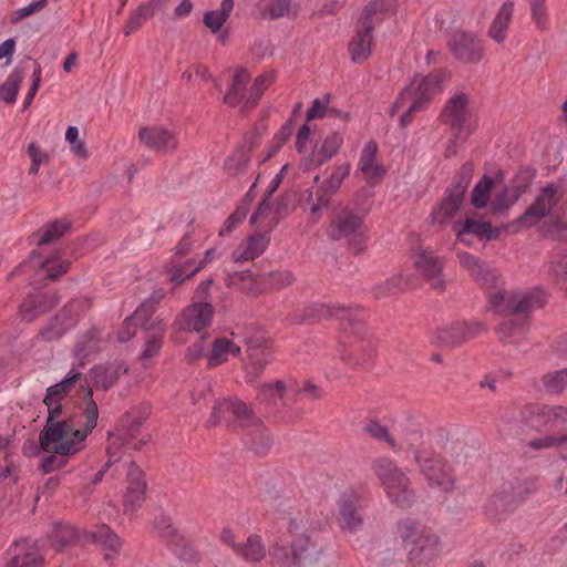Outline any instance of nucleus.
Segmentation results:
<instances>
[{
  "label": "nucleus",
  "mask_w": 567,
  "mask_h": 567,
  "mask_svg": "<svg viewBox=\"0 0 567 567\" xmlns=\"http://www.w3.org/2000/svg\"><path fill=\"white\" fill-rule=\"evenodd\" d=\"M82 373L72 369L59 383L48 388L44 404L48 408V421L40 437V445L44 452H53L63 456H71L85 447V439L79 429L65 421H55L62 414L63 401L70 391L80 381Z\"/></svg>",
  "instance_id": "1"
},
{
  "label": "nucleus",
  "mask_w": 567,
  "mask_h": 567,
  "mask_svg": "<svg viewBox=\"0 0 567 567\" xmlns=\"http://www.w3.org/2000/svg\"><path fill=\"white\" fill-rule=\"evenodd\" d=\"M513 225L517 230L535 228L542 235L564 240L567 238V184L558 179L539 188L533 203Z\"/></svg>",
  "instance_id": "2"
},
{
  "label": "nucleus",
  "mask_w": 567,
  "mask_h": 567,
  "mask_svg": "<svg viewBox=\"0 0 567 567\" xmlns=\"http://www.w3.org/2000/svg\"><path fill=\"white\" fill-rule=\"evenodd\" d=\"M317 526L309 513H299L291 517L288 533L292 537L291 555L279 546L270 550L272 560L282 559L296 567H308L316 564L321 556V547L316 537Z\"/></svg>",
  "instance_id": "3"
},
{
  "label": "nucleus",
  "mask_w": 567,
  "mask_h": 567,
  "mask_svg": "<svg viewBox=\"0 0 567 567\" xmlns=\"http://www.w3.org/2000/svg\"><path fill=\"white\" fill-rule=\"evenodd\" d=\"M207 423L209 426L224 423L233 429H249V445L256 453H265L271 444L267 429L261 424L252 410L239 400L224 399L218 401Z\"/></svg>",
  "instance_id": "4"
},
{
  "label": "nucleus",
  "mask_w": 567,
  "mask_h": 567,
  "mask_svg": "<svg viewBox=\"0 0 567 567\" xmlns=\"http://www.w3.org/2000/svg\"><path fill=\"white\" fill-rule=\"evenodd\" d=\"M396 533L413 567H431L440 557V537L424 524L404 518L398 523Z\"/></svg>",
  "instance_id": "5"
},
{
  "label": "nucleus",
  "mask_w": 567,
  "mask_h": 567,
  "mask_svg": "<svg viewBox=\"0 0 567 567\" xmlns=\"http://www.w3.org/2000/svg\"><path fill=\"white\" fill-rule=\"evenodd\" d=\"M421 437L422 435L419 432H413L408 442L409 450L413 453L420 472L431 488H436L447 494L452 493L455 489L456 483L452 466L431 447L423 444L416 446Z\"/></svg>",
  "instance_id": "6"
},
{
  "label": "nucleus",
  "mask_w": 567,
  "mask_h": 567,
  "mask_svg": "<svg viewBox=\"0 0 567 567\" xmlns=\"http://www.w3.org/2000/svg\"><path fill=\"white\" fill-rule=\"evenodd\" d=\"M372 470L392 504L404 508L413 503L415 491L412 482L408 473L395 461L389 457H378L372 463Z\"/></svg>",
  "instance_id": "7"
},
{
  "label": "nucleus",
  "mask_w": 567,
  "mask_h": 567,
  "mask_svg": "<svg viewBox=\"0 0 567 567\" xmlns=\"http://www.w3.org/2000/svg\"><path fill=\"white\" fill-rule=\"evenodd\" d=\"M447 74L443 71L430 73L429 75H415L409 85H406L400 93L398 100L391 107V115L404 107L405 104H411L412 111H423L427 107L434 96L440 94L445 86Z\"/></svg>",
  "instance_id": "8"
},
{
  "label": "nucleus",
  "mask_w": 567,
  "mask_h": 567,
  "mask_svg": "<svg viewBox=\"0 0 567 567\" xmlns=\"http://www.w3.org/2000/svg\"><path fill=\"white\" fill-rule=\"evenodd\" d=\"M441 121L451 126L457 140L464 141L476 128V120L468 111V95L457 93L450 97L440 114Z\"/></svg>",
  "instance_id": "9"
},
{
  "label": "nucleus",
  "mask_w": 567,
  "mask_h": 567,
  "mask_svg": "<svg viewBox=\"0 0 567 567\" xmlns=\"http://www.w3.org/2000/svg\"><path fill=\"white\" fill-rule=\"evenodd\" d=\"M491 302L499 313H527L542 308L546 302L545 293L533 291H497Z\"/></svg>",
  "instance_id": "10"
},
{
  "label": "nucleus",
  "mask_w": 567,
  "mask_h": 567,
  "mask_svg": "<svg viewBox=\"0 0 567 567\" xmlns=\"http://www.w3.org/2000/svg\"><path fill=\"white\" fill-rule=\"evenodd\" d=\"M142 425L141 420H135L131 414L125 415L116 430L109 435V443L106 447L109 463L117 462L122 456V449L130 446L132 449H138L142 444L146 443V440H137L140 429Z\"/></svg>",
  "instance_id": "11"
},
{
  "label": "nucleus",
  "mask_w": 567,
  "mask_h": 567,
  "mask_svg": "<svg viewBox=\"0 0 567 567\" xmlns=\"http://www.w3.org/2000/svg\"><path fill=\"white\" fill-rule=\"evenodd\" d=\"M524 416L527 424L537 431H555L567 425V406L528 405Z\"/></svg>",
  "instance_id": "12"
},
{
  "label": "nucleus",
  "mask_w": 567,
  "mask_h": 567,
  "mask_svg": "<svg viewBox=\"0 0 567 567\" xmlns=\"http://www.w3.org/2000/svg\"><path fill=\"white\" fill-rule=\"evenodd\" d=\"M452 229L456 241L466 246L472 245L468 236H474L481 240H492L499 236L497 228H494L489 221L478 218L474 214L466 216L464 220H455Z\"/></svg>",
  "instance_id": "13"
},
{
  "label": "nucleus",
  "mask_w": 567,
  "mask_h": 567,
  "mask_svg": "<svg viewBox=\"0 0 567 567\" xmlns=\"http://www.w3.org/2000/svg\"><path fill=\"white\" fill-rule=\"evenodd\" d=\"M362 215L343 207L331 217L327 234L333 240H350L362 234Z\"/></svg>",
  "instance_id": "14"
},
{
  "label": "nucleus",
  "mask_w": 567,
  "mask_h": 567,
  "mask_svg": "<svg viewBox=\"0 0 567 567\" xmlns=\"http://www.w3.org/2000/svg\"><path fill=\"white\" fill-rule=\"evenodd\" d=\"M413 264L435 290L443 291L445 281L442 277L444 261L430 248H417L413 252Z\"/></svg>",
  "instance_id": "15"
},
{
  "label": "nucleus",
  "mask_w": 567,
  "mask_h": 567,
  "mask_svg": "<svg viewBox=\"0 0 567 567\" xmlns=\"http://www.w3.org/2000/svg\"><path fill=\"white\" fill-rule=\"evenodd\" d=\"M246 358L243 360L244 378L247 383H254L264 373L265 368L271 362L274 352L266 342H252L247 344Z\"/></svg>",
  "instance_id": "16"
},
{
  "label": "nucleus",
  "mask_w": 567,
  "mask_h": 567,
  "mask_svg": "<svg viewBox=\"0 0 567 567\" xmlns=\"http://www.w3.org/2000/svg\"><path fill=\"white\" fill-rule=\"evenodd\" d=\"M378 144L369 141L361 151L358 162L357 175L370 186H375L382 182L386 174L385 166L378 158Z\"/></svg>",
  "instance_id": "17"
},
{
  "label": "nucleus",
  "mask_w": 567,
  "mask_h": 567,
  "mask_svg": "<svg viewBox=\"0 0 567 567\" xmlns=\"http://www.w3.org/2000/svg\"><path fill=\"white\" fill-rule=\"evenodd\" d=\"M478 322L455 321L437 329L434 334L435 341L449 347H456L482 331Z\"/></svg>",
  "instance_id": "18"
},
{
  "label": "nucleus",
  "mask_w": 567,
  "mask_h": 567,
  "mask_svg": "<svg viewBox=\"0 0 567 567\" xmlns=\"http://www.w3.org/2000/svg\"><path fill=\"white\" fill-rule=\"evenodd\" d=\"M214 308L209 302H196L184 309L176 319V324L185 331L200 332L209 327Z\"/></svg>",
  "instance_id": "19"
},
{
  "label": "nucleus",
  "mask_w": 567,
  "mask_h": 567,
  "mask_svg": "<svg viewBox=\"0 0 567 567\" xmlns=\"http://www.w3.org/2000/svg\"><path fill=\"white\" fill-rule=\"evenodd\" d=\"M450 45L456 59L464 63L476 64L484 56L483 43L473 33H455Z\"/></svg>",
  "instance_id": "20"
},
{
  "label": "nucleus",
  "mask_w": 567,
  "mask_h": 567,
  "mask_svg": "<svg viewBox=\"0 0 567 567\" xmlns=\"http://www.w3.org/2000/svg\"><path fill=\"white\" fill-rule=\"evenodd\" d=\"M466 187V184H457L445 192L444 197L431 214L435 223L445 225L452 220L463 204Z\"/></svg>",
  "instance_id": "21"
},
{
  "label": "nucleus",
  "mask_w": 567,
  "mask_h": 567,
  "mask_svg": "<svg viewBox=\"0 0 567 567\" xmlns=\"http://www.w3.org/2000/svg\"><path fill=\"white\" fill-rule=\"evenodd\" d=\"M128 485L124 494L123 507L125 514H134L144 501L146 483L142 470L134 463L127 467Z\"/></svg>",
  "instance_id": "22"
},
{
  "label": "nucleus",
  "mask_w": 567,
  "mask_h": 567,
  "mask_svg": "<svg viewBox=\"0 0 567 567\" xmlns=\"http://www.w3.org/2000/svg\"><path fill=\"white\" fill-rule=\"evenodd\" d=\"M361 496L354 489L346 491L339 501L340 527L348 533H355L362 526V518L358 513Z\"/></svg>",
  "instance_id": "23"
},
{
  "label": "nucleus",
  "mask_w": 567,
  "mask_h": 567,
  "mask_svg": "<svg viewBox=\"0 0 567 567\" xmlns=\"http://www.w3.org/2000/svg\"><path fill=\"white\" fill-rule=\"evenodd\" d=\"M525 495L520 486L513 483L504 484L488 499V511L507 514L514 512L523 502Z\"/></svg>",
  "instance_id": "24"
},
{
  "label": "nucleus",
  "mask_w": 567,
  "mask_h": 567,
  "mask_svg": "<svg viewBox=\"0 0 567 567\" xmlns=\"http://www.w3.org/2000/svg\"><path fill=\"white\" fill-rule=\"evenodd\" d=\"M250 81V73L244 68H236L233 74L229 89L224 95V102L231 107H239L240 111L251 109L248 101L247 84Z\"/></svg>",
  "instance_id": "25"
},
{
  "label": "nucleus",
  "mask_w": 567,
  "mask_h": 567,
  "mask_svg": "<svg viewBox=\"0 0 567 567\" xmlns=\"http://www.w3.org/2000/svg\"><path fill=\"white\" fill-rule=\"evenodd\" d=\"M299 391L298 382L293 378H285L261 384L258 389V396L261 401L270 404H276L278 400L285 403L295 398Z\"/></svg>",
  "instance_id": "26"
},
{
  "label": "nucleus",
  "mask_w": 567,
  "mask_h": 567,
  "mask_svg": "<svg viewBox=\"0 0 567 567\" xmlns=\"http://www.w3.org/2000/svg\"><path fill=\"white\" fill-rule=\"evenodd\" d=\"M86 396L87 400L84 404L65 417V421L70 422L73 427L79 429L85 440L96 426L99 419L97 404L92 400L91 389L87 390Z\"/></svg>",
  "instance_id": "27"
},
{
  "label": "nucleus",
  "mask_w": 567,
  "mask_h": 567,
  "mask_svg": "<svg viewBox=\"0 0 567 567\" xmlns=\"http://www.w3.org/2000/svg\"><path fill=\"white\" fill-rule=\"evenodd\" d=\"M138 137L144 145L155 151L169 152L178 145L177 136L163 126L142 127Z\"/></svg>",
  "instance_id": "28"
},
{
  "label": "nucleus",
  "mask_w": 567,
  "mask_h": 567,
  "mask_svg": "<svg viewBox=\"0 0 567 567\" xmlns=\"http://www.w3.org/2000/svg\"><path fill=\"white\" fill-rule=\"evenodd\" d=\"M396 7V0H371L363 8L358 24L373 31L386 17L395 12Z\"/></svg>",
  "instance_id": "29"
},
{
  "label": "nucleus",
  "mask_w": 567,
  "mask_h": 567,
  "mask_svg": "<svg viewBox=\"0 0 567 567\" xmlns=\"http://www.w3.org/2000/svg\"><path fill=\"white\" fill-rule=\"evenodd\" d=\"M7 567H43L39 543L28 539L17 542L13 557Z\"/></svg>",
  "instance_id": "30"
},
{
  "label": "nucleus",
  "mask_w": 567,
  "mask_h": 567,
  "mask_svg": "<svg viewBox=\"0 0 567 567\" xmlns=\"http://www.w3.org/2000/svg\"><path fill=\"white\" fill-rule=\"evenodd\" d=\"M351 61L357 64L365 62L373 51V31L358 24L352 39L348 44Z\"/></svg>",
  "instance_id": "31"
},
{
  "label": "nucleus",
  "mask_w": 567,
  "mask_h": 567,
  "mask_svg": "<svg viewBox=\"0 0 567 567\" xmlns=\"http://www.w3.org/2000/svg\"><path fill=\"white\" fill-rule=\"evenodd\" d=\"M269 245L266 234H251L239 243L231 252L235 262L250 261L264 254Z\"/></svg>",
  "instance_id": "32"
},
{
  "label": "nucleus",
  "mask_w": 567,
  "mask_h": 567,
  "mask_svg": "<svg viewBox=\"0 0 567 567\" xmlns=\"http://www.w3.org/2000/svg\"><path fill=\"white\" fill-rule=\"evenodd\" d=\"M241 354L240 346L231 338L219 337L214 340L207 353V364L210 368L218 367Z\"/></svg>",
  "instance_id": "33"
},
{
  "label": "nucleus",
  "mask_w": 567,
  "mask_h": 567,
  "mask_svg": "<svg viewBox=\"0 0 567 567\" xmlns=\"http://www.w3.org/2000/svg\"><path fill=\"white\" fill-rule=\"evenodd\" d=\"M87 306L86 301H72L68 305L64 310L58 315L54 321L41 331V336L45 340H52L61 337L68 329H70L76 322L79 318V313H74V316H70L78 309L79 305Z\"/></svg>",
  "instance_id": "34"
},
{
  "label": "nucleus",
  "mask_w": 567,
  "mask_h": 567,
  "mask_svg": "<svg viewBox=\"0 0 567 567\" xmlns=\"http://www.w3.org/2000/svg\"><path fill=\"white\" fill-rule=\"evenodd\" d=\"M127 372V368L121 363L100 364L93 367L87 374V382L95 388H111L122 374Z\"/></svg>",
  "instance_id": "35"
},
{
  "label": "nucleus",
  "mask_w": 567,
  "mask_h": 567,
  "mask_svg": "<svg viewBox=\"0 0 567 567\" xmlns=\"http://www.w3.org/2000/svg\"><path fill=\"white\" fill-rule=\"evenodd\" d=\"M343 143L341 134L333 133L327 136L319 151L312 152L308 157L305 158V169H315L321 166L324 162L334 156Z\"/></svg>",
  "instance_id": "36"
},
{
  "label": "nucleus",
  "mask_w": 567,
  "mask_h": 567,
  "mask_svg": "<svg viewBox=\"0 0 567 567\" xmlns=\"http://www.w3.org/2000/svg\"><path fill=\"white\" fill-rule=\"evenodd\" d=\"M514 14V2L505 1L496 11L491 25L487 31V35L497 43H503L507 38V30L512 22Z\"/></svg>",
  "instance_id": "37"
},
{
  "label": "nucleus",
  "mask_w": 567,
  "mask_h": 567,
  "mask_svg": "<svg viewBox=\"0 0 567 567\" xmlns=\"http://www.w3.org/2000/svg\"><path fill=\"white\" fill-rule=\"evenodd\" d=\"M299 11L293 0H261L258 3L259 16L266 19L277 20L280 18L295 17Z\"/></svg>",
  "instance_id": "38"
},
{
  "label": "nucleus",
  "mask_w": 567,
  "mask_h": 567,
  "mask_svg": "<svg viewBox=\"0 0 567 567\" xmlns=\"http://www.w3.org/2000/svg\"><path fill=\"white\" fill-rule=\"evenodd\" d=\"M59 299L55 293L37 295L29 297L20 307V313L27 321H32L40 313L49 310L58 303Z\"/></svg>",
  "instance_id": "39"
},
{
  "label": "nucleus",
  "mask_w": 567,
  "mask_h": 567,
  "mask_svg": "<svg viewBox=\"0 0 567 567\" xmlns=\"http://www.w3.org/2000/svg\"><path fill=\"white\" fill-rule=\"evenodd\" d=\"M305 202L310 206V219L317 223L321 216L322 209L330 205L331 197L328 190L322 186H312L305 192Z\"/></svg>",
  "instance_id": "40"
},
{
  "label": "nucleus",
  "mask_w": 567,
  "mask_h": 567,
  "mask_svg": "<svg viewBox=\"0 0 567 567\" xmlns=\"http://www.w3.org/2000/svg\"><path fill=\"white\" fill-rule=\"evenodd\" d=\"M146 333L147 336L142 358L147 360L155 357L162 348L163 337L165 333V322L162 319L155 318L147 328Z\"/></svg>",
  "instance_id": "41"
},
{
  "label": "nucleus",
  "mask_w": 567,
  "mask_h": 567,
  "mask_svg": "<svg viewBox=\"0 0 567 567\" xmlns=\"http://www.w3.org/2000/svg\"><path fill=\"white\" fill-rule=\"evenodd\" d=\"M266 547L259 535H250L236 547V555L249 563H259L266 557Z\"/></svg>",
  "instance_id": "42"
},
{
  "label": "nucleus",
  "mask_w": 567,
  "mask_h": 567,
  "mask_svg": "<svg viewBox=\"0 0 567 567\" xmlns=\"http://www.w3.org/2000/svg\"><path fill=\"white\" fill-rule=\"evenodd\" d=\"M93 538L105 550V559H113L120 554L122 542L109 526L102 525L97 527L93 533Z\"/></svg>",
  "instance_id": "43"
},
{
  "label": "nucleus",
  "mask_w": 567,
  "mask_h": 567,
  "mask_svg": "<svg viewBox=\"0 0 567 567\" xmlns=\"http://www.w3.org/2000/svg\"><path fill=\"white\" fill-rule=\"evenodd\" d=\"M234 9L233 0H223L219 9L207 11L204 14V24L213 32L217 33L229 18Z\"/></svg>",
  "instance_id": "44"
},
{
  "label": "nucleus",
  "mask_w": 567,
  "mask_h": 567,
  "mask_svg": "<svg viewBox=\"0 0 567 567\" xmlns=\"http://www.w3.org/2000/svg\"><path fill=\"white\" fill-rule=\"evenodd\" d=\"M528 445L535 450L556 447L559 456L567 462V433L559 435L546 434L542 437L530 440Z\"/></svg>",
  "instance_id": "45"
},
{
  "label": "nucleus",
  "mask_w": 567,
  "mask_h": 567,
  "mask_svg": "<svg viewBox=\"0 0 567 567\" xmlns=\"http://www.w3.org/2000/svg\"><path fill=\"white\" fill-rule=\"evenodd\" d=\"M526 331L525 320L518 322L513 318H507L501 323L498 336L505 342L516 343L525 338Z\"/></svg>",
  "instance_id": "46"
},
{
  "label": "nucleus",
  "mask_w": 567,
  "mask_h": 567,
  "mask_svg": "<svg viewBox=\"0 0 567 567\" xmlns=\"http://www.w3.org/2000/svg\"><path fill=\"white\" fill-rule=\"evenodd\" d=\"M24 79V72L16 68L0 85V100L6 103L13 104L20 89V84Z\"/></svg>",
  "instance_id": "47"
},
{
  "label": "nucleus",
  "mask_w": 567,
  "mask_h": 567,
  "mask_svg": "<svg viewBox=\"0 0 567 567\" xmlns=\"http://www.w3.org/2000/svg\"><path fill=\"white\" fill-rule=\"evenodd\" d=\"M277 74L275 71H267L258 75L248 90V101L251 107L256 106L262 94L276 81Z\"/></svg>",
  "instance_id": "48"
},
{
  "label": "nucleus",
  "mask_w": 567,
  "mask_h": 567,
  "mask_svg": "<svg viewBox=\"0 0 567 567\" xmlns=\"http://www.w3.org/2000/svg\"><path fill=\"white\" fill-rule=\"evenodd\" d=\"M456 259L460 266L476 280H485L487 267L478 258L466 251H458Z\"/></svg>",
  "instance_id": "49"
},
{
  "label": "nucleus",
  "mask_w": 567,
  "mask_h": 567,
  "mask_svg": "<svg viewBox=\"0 0 567 567\" xmlns=\"http://www.w3.org/2000/svg\"><path fill=\"white\" fill-rule=\"evenodd\" d=\"M196 268L195 259H187L183 262L174 260L168 268L169 280L175 286L184 284L186 280L193 278L197 272H192Z\"/></svg>",
  "instance_id": "50"
},
{
  "label": "nucleus",
  "mask_w": 567,
  "mask_h": 567,
  "mask_svg": "<svg viewBox=\"0 0 567 567\" xmlns=\"http://www.w3.org/2000/svg\"><path fill=\"white\" fill-rule=\"evenodd\" d=\"M522 190L514 187H505L497 194L491 204L493 214L506 213L520 197Z\"/></svg>",
  "instance_id": "51"
},
{
  "label": "nucleus",
  "mask_w": 567,
  "mask_h": 567,
  "mask_svg": "<svg viewBox=\"0 0 567 567\" xmlns=\"http://www.w3.org/2000/svg\"><path fill=\"white\" fill-rule=\"evenodd\" d=\"M494 181L489 176H484L473 188L471 193V203L477 208H485L489 203L491 190L493 188Z\"/></svg>",
  "instance_id": "52"
},
{
  "label": "nucleus",
  "mask_w": 567,
  "mask_h": 567,
  "mask_svg": "<svg viewBox=\"0 0 567 567\" xmlns=\"http://www.w3.org/2000/svg\"><path fill=\"white\" fill-rule=\"evenodd\" d=\"M100 343L101 340L96 331H90L81 340L78 341L74 349V354L81 361V365L84 364V359L100 350Z\"/></svg>",
  "instance_id": "53"
},
{
  "label": "nucleus",
  "mask_w": 567,
  "mask_h": 567,
  "mask_svg": "<svg viewBox=\"0 0 567 567\" xmlns=\"http://www.w3.org/2000/svg\"><path fill=\"white\" fill-rule=\"evenodd\" d=\"M350 172L351 165L349 163L339 164L331 168L329 177L322 184L330 197L340 188Z\"/></svg>",
  "instance_id": "54"
},
{
  "label": "nucleus",
  "mask_w": 567,
  "mask_h": 567,
  "mask_svg": "<svg viewBox=\"0 0 567 567\" xmlns=\"http://www.w3.org/2000/svg\"><path fill=\"white\" fill-rule=\"evenodd\" d=\"M545 390L553 394L567 390V369L548 372L543 377Z\"/></svg>",
  "instance_id": "55"
},
{
  "label": "nucleus",
  "mask_w": 567,
  "mask_h": 567,
  "mask_svg": "<svg viewBox=\"0 0 567 567\" xmlns=\"http://www.w3.org/2000/svg\"><path fill=\"white\" fill-rule=\"evenodd\" d=\"M406 287L401 275L392 276L382 282H379L373 288V293L377 298H383L390 295H394Z\"/></svg>",
  "instance_id": "56"
},
{
  "label": "nucleus",
  "mask_w": 567,
  "mask_h": 567,
  "mask_svg": "<svg viewBox=\"0 0 567 567\" xmlns=\"http://www.w3.org/2000/svg\"><path fill=\"white\" fill-rule=\"evenodd\" d=\"M158 303V299L155 300L153 298L145 300L142 305L135 310V312L130 317L133 321L137 323V326H142L147 331L150 324L155 320L152 319L153 313L155 312L156 305Z\"/></svg>",
  "instance_id": "57"
},
{
  "label": "nucleus",
  "mask_w": 567,
  "mask_h": 567,
  "mask_svg": "<svg viewBox=\"0 0 567 567\" xmlns=\"http://www.w3.org/2000/svg\"><path fill=\"white\" fill-rule=\"evenodd\" d=\"M76 536L78 533L74 527L68 524H58L54 526V529L50 535V539L56 548H61L73 542Z\"/></svg>",
  "instance_id": "58"
},
{
  "label": "nucleus",
  "mask_w": 567,
  "mask_h": 567,
  "mask_svg": "<svg viewBox=\"0 0 567 567\" xmlns=\"http://www.w3.org/2000/svg\"><path fill=\"white\" fill-rule=\"evenodd\" d=\"M249 162L248 153L244 150H238L227 158L225 167L229 174L239 175L247 169Z\"/></svg>",
  "instance_id": "59"
},
{
  "label": "nucleus",
  "mask_w": 567,
  "mask_h": 567,
  "mask_svg": "<svg viewBox=\"0 0 567 567\" xmlns=\"http://www.w3.org/2000/svg\"><path fill=\"white\" fill-rule=\"evenodd\" d=\"M65 141L70 144L71 151L76 157L81 159H86L89 157L85 143L79 138V128L76 126L70 125L66 128Z\"/></svg>",
  "instance_id": "60"
},
{
  "label": "nucleus",
  "mask_w": 567,
  "mask_h": 567,
  "mask_svg": "<svg viewBox=\"0 0 567 567\" xmlns=\"http://www.w3.org/2000/svg\"><path fill=\"white\" fill-rule=\"evenodd\" d=\"M365 432L378 441L385 442L393 451H398L395 441L389 433L386 426L382 425L378 421H369L365 425Z\"/></svg>",
  "instance_id": "61"
},
{
  "label": "nucleus",
  "mask_w": 567,
  "mask_h": 567,
  "mask_svg": "<svg viewBox=\"0 0 567 567\" xmlns=\"http://www.w3.org/2000/svg\"><path fill=\"white\" fill-rule=\"evenodd\" d=\"M530 7L532 20L536 28L540 31L547 29L548 24V12L546 9V0H528Z\"/></svg>",
  "instance_id": "62"
},
{
  "label": "nucleus",
  "mask_w": 567,
  "mask_h": 567,
  "mask_svg": "<svg viewBox=\"0 0 567 567\" xmlns=\"http://www.w3.org/2000/svg\"><path fill=\"white\" fill-rule=\"evenodd\" d=\"M69 224L65 221H54L48 225L43 231L41 237L39 238V245H48L53 240L60 238L68 229Z\"/></svg>",
  "instance_id": "63"
},
{
  "label": "nucleus",
  "mask_w": 567,
  "mask_h": 567,
  "mask_svg": "<svg viewBox=\"0 0 567 567\" xmlns=\"http://www.w3.org/2000/svg\"><path fill=\"white\" fill-rule=\"evenodd\" d=\"M248 213V205L240 204L236 210L225 220L219 230V236L230 234L245 218Z\"/></svg>",
  "instance_id": "64"
}]
</instances>
